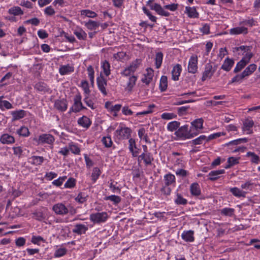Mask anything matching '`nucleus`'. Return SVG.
Listing matches in <instances>:
<instances>
[{
    "mask_svg": "<svg viewBox=\"0 0 260 260\" xmlns=\"http://www.w3.org/2000/svg\"><path fill=\"white\" fill-rule=\"evenodd\" d=\"M175 135L179 138L188 139L198 135L197 132H194L188 129V125H185L178 128L175 132Z\"/></svg>",
    "mask_w": 260,
    "mask_h": 260,
    "instance_id": "f257e3e1",
    "label": "nucleus"
},
{
    "mask_svg": "<svg viewBox=\"0 0 260 260\" xmlns=\"http://www.w3.org/2000/svg\"><path fill=\"white\" fill-rule=\"evenodd\" d=\"M132 132L130 128L120 126L119 128L114 132V136L118 140L129 139Z\"/></svg>",
    "mask_w": 260,
    "mask_h": 260,
    "instance_id": "f03ea898",
    "label": "nucleus"
},
{
    "mask_svg": "<svg viewBox=\"0 0 260 260\" xmlns=\"http://www.w3.org/2000/svg\"><path fill=\"white\" fill-rule=\"evenodd\" d=\"M141 63L140 59H136L132 61L131 63L126 67L121 72L122 76L127 77L133 74L138 69Z\"/></svg>",
    "mask_w": 260,
    "mask_h": 260,
    "instance_id": "7ed1b4c3",
    "label": "nucleus"
},
{
    "mask_svg": "<svg viewBox=\"0 0 260 260\" xmlns=\"http://www.w3.org/2000/svg\"><path fill=\"white\" fill-rule=\"evenodd\" d=\"M33 140L37 143L38 145L43 144L52 145L55 141L54 137L49 134H41L38 137V138H35Z\"/></svg>",
    "mask_w": 260,
    "mask_h": 260,
    "instance_id": "20e7f679",
    "label": "nucleus"
},
{
    "mask_svg": "<svg viewBox=\"0 0 260 260\" xmlns=\"http://www.w3.org/2000/svg\"><path fill=\"white\" fill-rule=\"evenodd\" d=\"M108 218V215L106 212H97L90 214L89 219L94 223L105 222Z\"/></svg>",
    "mask_w": 260,
    "mask_h": 260,
    "instance_id": "39448f33",
    "label": "nucleus"
},
{
    "mask_svg": "<svg viewBox=\"0 0 260 260\" xmlns=\"http://www.w3.org/2000/svg\"><path fill=\"white\" fill-rule=\"evenodd\" d=\"M85 108H86L83 106L81 102V96L80 94H77L74 98V104L71 108L70 112H79L82 109H84Z\"/></svg>",
    "mask_w": 260,
    "mask_h": 260,
    "instance_id": "423d86ee",
    "label": "nucleus"
},
{
    "mask_svg": "<svg viewBox=\"0 0 260 260\" xmlns=\"http://www.w3.org/2000/svg\"><path fill=\"white\" fill-rule=\"evenodd\" d=\"M251 47L248 46L242 45L238 47L233 48V52L238 55H243L247 56L248 54H250L253 56V54L251 52Z\"/></svg>",
    "mask_w": 260,
    "mask_h": 260,
    "instance_id": "0eeeda50",
    "label": "nucleus"
},
{
    "mask_svg": "<svg viewBox=\"0 0 260 260\" xmlns=\"http://www.w3.org/2000/svg\"><path fill=\"white\" fill-rule=\"evenodd\" d=\"M252 58V55L249 54L247 56L243 57L237 63L234 70V72L236 73L241 71L249 62Z\"/></svg>",
    "mask_w": 260,
    "mask_h": 260,
    "instance_id": "6e6552de",
    "label": "nucleus"
},
{
    "mask_svg": "<svg viewBox=\"0 0 260 260\" xmlns=\"http://www.w3.org/2000/svg\"><path fill=\"white\" fill-rule=\"evenodd\" d=\"M215 70L213 69L212 64L210 63H207L205 67L204 71L203 73L202 81L204 82L207 79H210L213 75Z\"/></svg>",
    "mask_w": 260,
    "mask_h": 260,
    "instance_id": "1a4fd4ad",
    "label": "nucleus"
},
{
    "mask_svg": "<svg viewBox=\"0 0 260 260\" xmlns=\"http://www.w3.org/2000/svg\"><path fill=\"white\" fill-rule=\"evenodd\" d=\"M52 210L57 215H64L69 213V209L62 203H57L52 207Z\"/></svg>",
    "mask_w": 260,
    "mask_h": 260,
    "instance_id": "9d476101",
    "label": "nucleus"
},
{
    "mask_svg": "<svg viewBox=\"0 0 260 260\" xmlns=\"http://www.w3.org/2000/svg\"><path fill=\"white\" fill-rule=\"evenodd\" d=\"M98 87L100 91L104 95L107 94L106 86L107 85V80L102 75L96 79Z\"/></svg>",
    "mask_w": 260,
    "mask_h": 260,
    "instance_id": "9b49d317",
    "label": "nucleus"
},
{
    "mask_svg": "<svg viewBox=\"0 0 260 260\" xmlns=\"http://www.w3.org/2000/svg\"><path fill=\"white\" fill-rule=\"evenodd\" d=\"M198 70V57L192 55L190 57L188 65V71L190 73L194 74Z\"/></svg>",
    "mask_w": 260,
    "mask_h": 260,
    "instance_id": "f8f14e48",
    "label": "nucleus"
},
{
    "mask_svg": "<svg viewBox=\"0 0 260 260\" xmlns=\"http://www.w3.org/2000/svg\"><path fill=\"white\" fill-rule=\"evenodd\" d=\"M138 162L143 160L146 166L150 165L153 160L152 155L150 153H143L138 157Z\"/></svg>",
    "mask_w": 260,
    "mask_h": 260,
    "instance_id": "ddd939ff",
    "label": "nucleus"
},
{
    "mask_svg": "<svg viewBox=\"0 0 260 260\" xmlns=\"http://www.w3.org/2000/svg\"><path fill=\"white\" fill-rule=\"evenodd\" d=\"M146 73L144 74V77L142 78L141 81L146 85H148L152 81L154 76L153 70L151 68L146 70Z\"/></svg>",
    "mask_w": 260,
    "mask_h": 260,
    "instance_id": "4468645a",
    "label": "nucleus"
},
{
    "mask_svg": "<svg viewBox=\"0 0 260 260\" xmlns=\"http://www.w3.org/2000/svg\"><path fill=\"white\" fill-rule=\"evenodd\" d=\"M203 121L202 118L197 119L193 120L191 123L190 131L193 132V130H196L195 132H197L198 135L200 130L203 128Z\"/></svg>",
    "mask_w": 260,
    "mask_h": 260,
    "instance_id": "2eb2a0df",
    "label": "nucleus"
},
{
    "mask_svg": "<svg viewBox=\"0 0 260 260\" xmlns=\"http://www.w3.org/2000/svg\"><path fill=\"white\" fill-rule=\"evenodd\" d=\"M254 125V121L250 119H246L243 122L242 130L246 132L247 134H251L253 133L252 127Z\"/></svg>",
    "mask_w": 260,
    "mask_h": 260,
    "instance_id": "dca6fc26",
    "label": "nucleus"
},
{
    "mask_svg": "<svg viewBox=\"0 0 260 260\" xmlns=\"http://www.w3.org/2000/svg\"><path fill=\"white\" fill-rule=\"evenodd\" d=\"M54 107L61 112L65 111L68 108V103L65 99L57 100L54 103Z\"/></svg>",
    "mask_w": 260,
    "mask_h": 260,
    "instance_id": "f3484780",
    "label": "nucleus"
},
{
    "mask_svg": "<svg viewBox=\"0 0 260 260\" xmlns=\"http://www.w3.org/2000/svg\"><path fill=\"white\" fill-rule=\"evenodd\" d=\"M229 33L232 35H246L248 33V29L244 26L236 27L230 29Z\"/></svg>",
    "mask_w": 260,
    "mask_h": 260,
    "instance_id": "a211bd4d",
    "label": "nucleus"
},
{
    "mask_svg": "<svg viewBox=\"0 0 260 260\" xmlns=\"http://www.w3.org/2000/svg\"><path fill=\"white\" fill-rule=\"evenodd\" d=\"M150 8L151 9L155 11L158 14L161 16H169L170 15V13L168 12L165 11L164 8H162L161 6L158 4H154L153 5H150Z\"/></svg>",
    "mask_w": 260,
    "mask_h": 260,
    "instance_id": "6ab92c4d",
    "label": "nucleus"
},
{
    "mask_svg": "<svg viewBox=\"0 0 260 260\" xmlns=\"http://www.w3.org/2000/svg\"><path fill=\"white\" fill-rule=\"evenodd\" d=\"M128 149L132 153L133 156L136 157L139 153V151L137 150L135 140L130 138L128 140Z\"/></svg>",
    "mask_w": 260,
    "mask_h": 260,
    "instance_id": "aec40b11",
    "label": "nucleus"
},
{
    "mask_svg": "<svg viewBox=\"0 0 260 260\" xmlns=\"http://www.w3.org/2000/svg\"><path fill=\"white\" fill-rule=\"evenodd\" d=\"M0 142L3 144H11L15 142V138L8 134H4L2 135Z\"/></svg>",
    "mask_w": 260,
    "mask_h": 260,
    "instance_id": "412c9836",
    "label": "nucleus"
},
{
    "mask_svg": "<svg viewBox=\"0 0 260 260\" xmlns=\"http://www.w3.org/2000/svg\"><path fill=\"white\" fill-rule=\"evenodd\" d=\"M182 71V68L180 64H177L175 65L172 71V79L174 81L179 80V77Z\"/></svg>",
    "mask_w": 260,
    "mask_h": 260,
    "instance_id": "4be33fe9",
    "label": "nucleus"
},
{
    "mask_svg": "<svg viewBox=\"0 0 260 260\" xmlns=\"http://www.w3.org/2000/svg\"><path fill=\"white\" fill-rule=\"evenodd\" d=\"M78 124L84 128H88L91 124L90 119L86 116H83L78 120Z\"/></svg>",
    "mask_w": 260,
    "mask_h": 260,
    "instance_id": "5701e85b",
    "label": "nucleus"
},
{
    "mask_svg": "<svg viewBox=\"0 0 260 260\" xmlns=\"http://www.w3.org/2000/svg\"><path fill=\"white\" fill-rule=\"evenodd\" d=\"M88 229V227L85 224H77L75 225L73 232L78 235H82L85 234Z\"/></svg>",
    "mask_w": 260,
    "mask_h": 260,
    "instance_id": "b1692460",
    "label": "nucleus"
},
{
    "mask_svg": "<svg viewBox=\"0 0 260 260\" xmlns=\"http://www.w3.org/2000/svg\"><path fill=\"white\" fill-rule=\"evenodd\" d=\"M47 211V209L46 208L42 210L37 211L33 213L34 217L39 221H43L46 218Z\"/></svg>",
    "mask_w": 260,
    "mask_h": 260,
    "instance_id": "393cba45",
    "label": "nucleus"
},
{
    "mask_svg": "<svg viewBox=\"0 0 260 260\" xmlns=\"http://www.w3.org/2000/svg\"><path fill=\"white\" fill-rule=\"evenodd\" d=\"M234 64V61L233 59L227 57L224 61L222 65L221 66V69L229 72L231 70L232 67Z\"/></svg>",
    "mask_w": 260,
    "mask_h": 260,
    "instance_id": "a878e982",
    "label": "nucleus"
},
{
    "mask_svg": "<svg viewBox=\"0 0 260 260\" xmlns=\"http://www.w3.org/2000/svg\"><path fill=\"white\" fill-rule=\"evenodd\" d=\"M225 171L223 169L212 171L208 174L209 179L211 181H214L219 178L220 175L224 173Z\"/></svg>",
    "mask_w": 260,
    "mask_h": 260,
    "instance_id": "bb28decb",
    "label": "nucleus"
},
{
    "mask_svg": "<svg viewBox=\"0 0 260 260\" xmlns=\"http://www.w3.org/2000/svg\"><path fill=\"white\" fill-rule=\"evenodd\" d=\"M138 77L135 75L131 76L126 84V90L128 91H131L136 85V81L137 80Z\"/></svg>",
    "mask_w": 260,
    "mask_h": 260,
    "instance_id": "cd10ccee",
    "label": "nucleus"
},
{
    "mask_svg": "<svg viewBox=\"0 0 260 260\" xmlns=\"http://www.w3.org/2000/svg\"><path fill=\"white\" fill-rule=\"evenodd\" d=\"M181 237L186 242H193L194 241L193 231L191 230L184 231L181 235Z\"/></svg>",
    "mask_w": 260,
    "mask_h": 260,
    "instance_id": "c85d7f7f",
    "label": "nucleus"
},
{
    "mask_svg": "<svg viewBox=\"0 0 260 260\" xmlns=\"http://www.w3.org/2000/svg\"><path fill=\"white\" fill-rule=\"evenodd\" d=\"M230 192L235 197L238 198H245L247 192L245 191L241 190L238 187H233L230 188Z\"/></svg>",
    "mask_w": 260,
    "mask_h": 260,
    "instance_id": "c756f323",
    "label": "nucleus"
},
{
    "mask_svg": "<svg viewBox=\"0 0 260 260\" xmlns=\"http://www.w3.org/2000/svg\"><path fill=\"white\" fill-rule=\"evenodd\" d=\"M73 72L74 67L69 64L61 66L59 69V72L61 75H67Z\"/></svg>",
    "mask_w": 260,
    "mask_h": 260,
    "instance_id": "7c9ffc66",
    "label": "nucleus"
},
{
    "mask_svg": "<svg viewBox=\"0 0 260 260\" xmlns=\"http://www.w3.org/2000/svg\"><path fill=\"white\" fill-rule=\"evenodd\" d=\"M11 114L13 116V121L19 120L23 118L26 115V112L23 110L12 111Z\"/></svg>",
    "mask_w": 260,
    "mask_h": 260,
    "instance_id": "2f4dec72",
    "label": "nucleus"
},
{
    "mask_svg": "<svg viewBox=\"0 0 260 260\" xmlns=\"http://www.w3.org/2000/svg\"><path fill=\"white\" fill-rule=\"evenodd\" d=\"M190 191L191 195L193 196H198L201 194V189L200 186L197 183H193L190 186Z\"/></svg>",
    "mask_w": 260,
    "mask_h": 260,
    "instance_id": "473e14b6",
    "label": "nucleus"
},
{
    "mask_svg": "<svg viewBox=\"0 0 260 260\" xmlns=\"http://www.w3.org/2000/svg\"><path fill=\"white\" fill-rule=\"evenodd\" d=\"M175 177L174 175L169 173L165 175L164 181L165 185L170 186L171 184L175 183Z\"/></svg>",
    "mask_w": 260,
    "mask_h": 260,
    "instance_id": "72a5a7b5",
    "label": "nucleus"
},
{
    "mask_svg": "<svg viewBox=\"0 0 260 260\" xmlns=\"http://www.w3.org/2000/svg\"><path fill=\"white\" fill-rule=\"evenodd\" d=\"M257 66L255 64L252 63L249 65L243 71L242 73L245 77H247L252 74L256 69Z\"/></svg>",
    "mask_w": 260,
    "mask_h": 260,
    "instance_id": "f704fd0d",
    "label": "nucleus"
},
{
    "mask_svg": "<svg viewBox=\"0 0 260 260\" xmlns=\"http://www.w3.org/2000/svg\"><path fill=\"white\" fill-rule=\"evenodd\" d=\"M180 123L177 121H173L168 123L167 124V128L168 131L173 132L177 131V129L179 127Z\"/></svg>",
    "mask_w": 260,
    "mask_h": 260,
    "instance_id": "c9c22d12",
    "label": "nucleus"
},
{
    "mask_svg": "<svg viewBox=\"0 0 260 260\" xmlns=\"http://www.w3.org/2000/svg\"><path fill=\"white\" fill-rule=\"evenodd\" d=\"M186 13L188 16L190 18H198L199 14L194 7H186L185 8Z\"/></svg>",
    "mask_w": 260,
    "mask_h": 260,
    "instance_id": "e433bc0d",
    "label": "nucleus"
},
{
    "mask_svg": "<svg viewBox=\"0 0 260 260\" xmlns=\"http://www.w3.org/2000/svg\"><path fill=\"white\" fill-rule=\"evenodd\" d=\"M207 142H208V139H207V137L205 135H201L198 138L192 140L190 143H192L193 145H196L202 144L204 143H206Z\"/></svg>",
    "mask_w": 260,
    "mask_h": 260,
    "instance_id": "4c0bfd02",
    "label": "nucleus"
},
{
    "mask_svg": "<svg viewBox=\"0 0 260 260\" xmlns=\"http://www.w3.org/2000/svg\"><path fill=\"white\" fill-rule=\"evenodd\" d=\"M74 34L80 40H85L87 38V34L81 28L75 30Z\"/></svg>",
    "mask_w": 260,
    "mask_h": 260,
    "instance_id": "58836bf2",
    "label": "nucleus"
},
{
    "mask_svg": "<svg viewBox=\"0 0 260 260\" xmlns=\"http://www.w3.org/2000/svg\"><path fill=\"white\" fill-rule=\"evenodd\" d=\"M86 27L91 30H95L100 25V23L96 21L89 20L85 23Z\"/></svg>",
    "mask_w": 260,
    "mask_h": 260,
    "instance_id": "ea45409f",
    "label": "nucleus"
},
{
    "mask_svg": "<svg viewBox=\"0 0 260 260\" xmlns=\"http://www.w3.org/2000/svg\"><path fill=\"white\" fill-rule=\"evenodd\" d=\"M29 159L31 163L35 165H40L44 160V157L40 156H32Z\"/></svg>",
    "mask_w": 260,
    "mask_h": 260,
    "instance_id": "a19ab883",
    "label": "nucleus"
},
{
    "mask_svg": "<svg viewBox=\"0 0 260 260\" xmlns=\"http://www.w3.org/2000/svg\"><path fill=\"white\" fill-rule=\"evenodd\" d=\"M246 156L250 157V161L252 163L258 164L260 161L259 157L254 152L249 151Z\"/></svg>",
    "mask_w": 260,
    "mask_h": 260,
    "instance_id": "79ce46f5",
    "label": "nucleus"
},
{
    "mask_svg": "<svg viewBox=\"0 0 260 260\" xmlns=\"http://www.w3.org/2000/svg\"><path fill=\"white\" fill-rule=\"evenodd\" d=\"M163 58V54L161 52H157L155 55V66L156 69H159L162 63Z\"/></svg>",
    "mask_w": 260,
    "mask_h": 260,
    "instance_id": "37998d69",
    "label": "nucleus"
},
{
    "mask_svg": "<svg viewBox=\"0 0 260 260\" xmlns=\"http://www.w3.org/2000/svg\"><path fill=\"white\" fill-rule=\"evenodd\" d=\"M102 68L103 69L104 74L106 76H108L111 73L110 64L109 62L107 60H105L102 63Z\"/></svg>",
    "mask_w": 260,
    "mask_h": 260,
    "instance_id": "c03bdc74",
    "label": "nucleus"
},
{
    "mask_svg": "<svg viewBox=\"0 0 260 260\" xmlns=\"http://www.w3.org/2000/svg\"><path fill=\"white\" fill-rule=\"evenodd\" d=\"M239 157H230L228 158L225 168L228 169L239 163Z\"/></svg>",
    "mask_w": 260,
    "mask_h": 260,
    "instance_id": "a18cd8bd",
    "label": "nucleus"
},
{
    "mask_svg": "<svg viewBox=\"0 0 260 260\" xmlns=\"http://www.w3.org/2000/svg\"><path fill=\"white\" fill-rule=\"evenodd\" d=\"M168 86V81L167 77L165 76H162L160 80L159 88L161 91H165Z\"/></svg>",
    "mask_w": 260,
    "mask_h": 260,
    "instance_id": "49530a36",
    "label": "nucleus"
},
{
    "mask_svg": "<svg viewBox=\"0 0 260 260\" xmlns=\"http://www.w3.org/2000/svg\"><path fill=\"white\" fill-rule=\"evenodd\" d=\"M235 210L231 208H224L220 210L221 215L231 217L234 215Z\"/></svg>",
    "mask_w": 260,
    "mask_h": 260,
    "instance_id": "de8ad7c7",
    "label": "nucleus"
},
{
    "mask_svg": "<svg viewBox=\"0 0 260 260\" xmlns=\"http://www.w3.org/2000/svg\"><path fill=\"white\" fill-rule=\"evenodd\" d=\"M175 203L177 205H185L187 203V200L183 198L181 194L177 193L176 198L175 200Z\"/></svg>",
    "mask_w": 260,
    "mask_h": 260,
    "instance_id": "09e8293b",
    "label": "nucleus"
},
{
    "mask_svg": "<svg viewBox=\"0 0 260 260\" xmlns=\"http://www.w3.org/2000/svg\"><path fill=\"white\" fill-rule=\"evenodd\" d=\"M101 174L100 169L98 167H95L93 169L92 173L91 174V179L93 183L95 182L96 180L99 178Z\"/></svg>",
    "mask_w": 260,
    "mask_h": 260,
    "instance_id": "8fccbe9b",
    "label": "nucleus"
},
{
    "mask_svg": "<svg viewBox=\"0 0 260 260\" xmlns=\"http://www.w3.org/2000/svg\"><path fill=\"white\" fill-rule=\"evenodd\" d=\"M3 96H0V108L3 110L5 107L7 109H11L13 108L12 105L7 101H3Z\"/></svg>",
    "mask_w": 260,
    "mask_h": 260,
    "instance_id": "3c124183",
    "label": "nucleus"
},
{
    "mask_svg": "<svg viewBox=\"0 0 260 260\" xmlns=\"http://www.w3.org/2000/svg\"><path fill=\"white\" fill-rule=\"evenodd\" d=\"M35 88L39 91L46 92L48 91L47 85L44 82H38L36 84Z\"/></svg>",
    "mask_w": 260,
    "mask_h": 260,
    "instance_id": "603ef678",
    "label": "nucleus"
},
{
    "mask_svg": "<svg viewBox=\"0 0 260 260\" xmlns=\"http://www.w3.org/2000/svg\"><path fill=\"white\" fill-rule=\"evenodd\" d=\"M9 13L14 15H19L23 14V11L19 7H13L9 10Z\"/></svg>",
    "mask_w": 260,
    "mask_h": 260,
    "instance_id": "864d4df0",
    "label": "nucleus"
},
{
    "mask_svg": "<svg viewBox=\"0 0 260 260\" xmlns=\"http://www.w3.org/2000/svg\"><path fill=\"white\" fill-rule=\"evenodd\" d=\"M248 141L247 138H241L230 141L226 143L225 145L230 146L232 145H238L241 143H246Z\"/></svg>",
    "mask_w": 260,
    "mask_h": 260,
    "instance_id": "5fc2aeb1",
    "label": "nucleus"
},
{
    "mask_svg": "<svg viewBox=\"0 0 260 260\" xmlns=\"http://www.w3.org/2000/svg\"><path fill=\"white\" fill-rule=\"evenodd\" d=\"M106 200H109L112 202L114 204L116 205L121 202V198L115 195H111L105 198Z\"/></svg>",
    "mask_w": 260,
    "mask_h": 260,
    "instance_id": "6e6d98bb",
    "label": "nucleus"
},
{
    "mask_svg": "<svg viewBox=\"0 0 260 260\" xmlns=\"http://www.w3.org/2000/svg\"><path fill=\"white\" fill-rule=\"evenodd\" d=\"M17 133L21 136L27 137L29 134V132L27 127L22 126L17 131Z\"/></svg>",
    "mask_w": 260,
    "mask_h": 260,
    "instance_id": "4d7b16f0",
    "label": "nucleus"
},
{
    "mask_svg": "<svg viewBox=\"0 0 260 260\" xmlns=\"http://www.w3.org/2000/svg\"><path fill=\"white\" fill-rule=\"evenodd\" d=\"M81 15L89 18H94L96 16V14L89 10H83L81 11Z\"/></svg>",
    "mask_w": 260,
    "mask_h": 260,
    "instance_id": "13d9d810",
    "label": "nucleus"
},
{
    "mask_svg": "<svg viewBox=\"0 0 260 260\" xmlns=\"http://www.w3.org/2000/svg\"><path fill=\"white\" fill-rule=\"evenodd\" d=\"M161 118L164 120H171L176 118L177 115L173 113H163L161 115Z\"/></svg>",
    "mask_w": 260,
    "mask_h": 260,
    "instance_id": "bf43d9fd",
    "label": "nucleus"
},
{
    "mask_svg": "<svg viewBox=\"0 0 260 260\" xmlns=\"http://www.w3.org/2000/svg\"><path fill=\"white\" fill-rule=\"evenodd\" d=\"M87 196L84 193L80 192L75 198V201L79 203H83L86 201Z\"/></svg>",
    "mask_w": 260,
    "mask_h": 260,
    "instance_id": "052dcab7",
    "label": "nucleus"
},
{
    "mask_svg": "<svg viewBox=\"0 0 260 260\" xmlns=\"http://www.w3.org/2000/svg\"><path fill=\"white\" fill-rule=\"evenodd\" d=\"M102 142L106 147L109 148L112 145L113 142L110 137H104L102 139Z\"/></svg>",
    "mask_w": 260,
    "mask_h": 260,
    "instance_id": "680f3d73",
    "label": "nucleus"
},
{
    "mask_svg": "<svg viewBox=\"0 0 260 260\" xmlns=\"http://www.w3.org/2000/svg\"><path fill=\"white\" fill-rule=\"evenodd\" d=\"M76 185V180L73 178H70L64 185L65 188H71Z\"/></svg>",
    "mask_w": 260,
    "mask_h": 260,
    "instance_id": "e2e57ef3",
    "label": "nucleus"
},
{
    "mask_svg": "<svg viewBox=\"0 0 260 260\" xmlns=\"http://www.w3.org/2000/svg\"><path fill=\"white\" fill-rule=\"evenodd\" d=\"M87 72L91 84H93L94 79V71L92 66H90L87 68Z\"/></svg>",
    "mask_w": 260,
    "mask_h": 260,
    "instance_id": "0e129e2a",
    "label": "nucleus"
},
{
    "mask_svg": "<svg viewBox=\"0 0 260 260\" xmlns=\"http://www.w3.org/2000/svg\"><path fill=\"white\" fill-rule=\"evenodd\" d=\"M245 77L242 73L240 74H238L232 78L231 83L241 82Z\"/></svg>",
    "mask_w": 260,
    "mask_h": 260,
    "instance_id": "69168bd1",
    "label": "nucleus"
},
{
    "mask_svg": "<svg viewBox=\"0 0 260 260\" xmlns=\"http://www.w3.org/2000/svg\"><path fill=\"white\" fill-rule=\"evenodd\" d=\"M67 250L66 248H61L56 250L54 253V256L56 257H59L66 254Z\"/></svg>",
    "mask_w": 260,
    "mask_h": 260,
    "instance_id": "338daca9",
    "label": "nucleus"
},
{
    "mask_svg": "<svg viewBox=\"0 0 260 260\" xmlns=\"http://www.w3.org/2000/svg\"><path fill=\"white\" fill-rule=\"evenodd\" d=\"M69 150L75 154H78L80 152V148L75 144L69 145Z\"/></svg>",
    "mask_w": 260,
    "mask_h": 260,
    "instance_id": "774afa93",
    "label": "nucleus"
}]
</instances>
